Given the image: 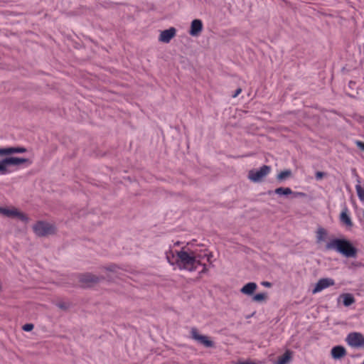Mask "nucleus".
Returning <instances> with one entry per match:
<instances>
[{
    "label": "nucleus",
    "mask_w": 364,
    "mask_h": 364,
    "mask_svg": "<svg viewBox=\"0 0 364 364\" xmlns=\"http://www.w3.org/2000/svg\"><path fill=\"white\" fill-rule=\"evenodd\" d=\"M326 250H336L346 257H355L357 249L346 239L335 238L326 243Z\"/></svg>",
    "instance_id": "obj_1"
},
{
    "label": "nucleus",
    "mask_w": 364,
    "mask_h": 364,
    "mask_svg": "<svg viewBox=\"0 0 364 364\" xmlns=\"http://www.w3.org/2000/svg\"><path fill=\"white\" fill-rule=\"evenodd\" d=\"M176 252V264L180 269H183L190 272L196 269V258L195 252L192 251L191 253L183 250Z\"/></svg>",
    "instance_id": "obj_2"
},
{
    "label": "nucleus",
    "mask_w": 364,
    "mask_h": 364,
    "mask_svg": "<svg viewBox=\"0 0 364 364\" xmlns=\"http://www.w3.org/2000/svg\"><path fill=\"white\" fill-rule=\"evenodd\" d=\"M30 165L31 162L28 159L14 156L5 157L0 160V175H6L10 173L8 166H20L23 164Z\"/></svg>",
    "instance_id": "obj_3"
},
{
    "label": "nucleus",
    "mask_w": 364,
    "mask_h": 364,
    "mask_svg": "<svg viewBox=\"0 0 364 364\" xmlns=\"http://www.w3.org/2000/svg\"><path fill=\"white\" fill-rule=\"evenodd\" d=\"M34 232L39 237H45L53 235L55 232V227L44 221H38L33 227Z\"/></svg>",
    "instance_id": "obj_4"
},
{
    "label": "nucleus",
    "mask_w": 364,
    "mask_h": 364,
    "mask_svg": "<svg viewBox=\"0 0 364 364\" xmlns=\"http://www.w3.org/2000/svg\"><path fill=\"white\" fill-rule=\"evenodd\" d=\"M270 171L269 166L263 165L259 170H250L248 173V178L254 183L261 182L270 173Z\"/></svg>",
    "instance_id": "obj_5"
},
{
    "label": "nucleus",
    "mask_w": 364,
    "mask_h": 364,
    "mask_svg": "<svg viewBox=\"0 0 364 364\" xmlns=\"http://www.w3.org/2000/svg\"><path fill=\"white\" fill-rule=\"evenodd\" d=\"M0 214L10 218H16L25 223H27L29 220L26 214L19 211L14 207H12L11 208L0 207Z\"/></svg>",
    "instance_id": "obj_6"
},
{
    "label": "nucleus",
    "mask_w": 364,
    "mask_h": 364,
    "mask_svg": "<svg viewBox=\"0 0 364 364\" xmlns=\"http://www.w3.org/2000/svg\"><path fill=\"white\" fill-rule=\"evenodd\" d=\"M346 341L348 346L355 348H364V336L358 332L350 333L346 338Z\"/></svg>",
    "instance_id": "obj_7"
},
{
    "label": "nucleus",
    "mask_w": 364,
    "mask_h": 364,
    "mask_svg": "<svg viewBox=\"0 0 364 364\" xmlns=\"http://www.w3.org/2000/svg\"><path fill=\"white\" fill-rule=\"evenodd\" d=\"M101 279H103V277L100 278L99 277L91 273H86L79 275V281L85 287H90L92 284L97 283Z\"/></svg>",
    "instance_id": "obj_8"
},
{
    "label": "nucleus",
    "mask_w": 364,
    "mask_h": 364,
    "mask_svg": "<svg viewBox=\"0 0 364 364\" xmlns=\"http://www.w3.org/2000/svg\"><path fill=\"white\" fill-rule=\"evenodd\" d=\"M191 333L192 338L203 344L204 346L208 348L213 346V342L209 340L207 336L198 334L196 328H192Z\"/></svg>",
    "instance_id": "obj_9"
},
{
    "label": "nucleus",
    "mask_w": 364,
    "mask_h": 364,
    "mask_svg": "<svg viewBox=\"0 0 364 364\" xmlns=\"http://www.w3.org/2000/svg\"><path fill=\"white\" fill-rule=\"evenodd\" d=\"M191 333L192 338L203 344L204 346L208 348L213 346V342L209 340L207 336L198 334L196 328H192Z\"/></svg>",
    "instance_id": "obj_10"
},
{
    "label": "nucleus",
    "mask_w": 364,
    "mask_h": 364,
    "mask_svg": "<svg viewBox=\"0 0 364 364\" xmlns=\"http://www.w3.org/2000/svg\"><path fill=\"white\" fill-rule=\"evenodd\" d=\"M334 280L331 278L321 279L318 281L314 289H313V293L316 294L317 292L321 291L323 289L334 285Z\"/></svg>",
    "instance_id": "obj_11"
},
{
    "label": "nucleus",
    "mask_w": 364,
    "mask_h": 364,
    "mask_svg": "<svg viewBox=\"0 0 364 364\" xmlns=\"http://www.w3.org/2000/svg\"><path fill=\"white\" fill-rule=\"evenodd\" d=\"M176 29L173 27H171L170 28L161 32L159 41L165 43H168L176 36Z\"/></svg>",
    "instance_id": "obj_12"
},
{
    "label": "nucleus",
    "mask_w": 364,
    "mask_h": 364,
    "mask_svg": "<svg viewBox=\"0 0 364 364\" xmlns=\"http://www.w3.org/2000/svg\"><path fill=\"white\" fill-rule=\"evenodd\" d=\"M27 150L26 148L22 146L17 147H0V156H9L14 154H22L26 152Z\"/></svg>",
    "instance_id": "obj_13"
},
{
    "label": "nucleus",
    "mask_w": 364,
    "mask_h": 364,
    "mask_svg": "<svg viewBox=\"0 0 364 364\" xmlns=\"http://www.w3.org/2000/svg\"><path fill=\"white\" fill-rule=\"evenodd\" d=\"M203 30V23L200 19H194L191 24L189 34L192 36H198Z\"/></svg>",
    "instance_id": "obj_14"
},
{
    "label": "nucleus",
    "mask_w": 364,
    "mask_h": 364,
    "mask_svg": "<svg viewBox=\"0 0 364 364\" xmlns=\"http://www.w3.org/2000/svg\"><path fill=\"white\" fill-rule=\"evenodd\" d=\"M331 353L334 359H340L346 355V350L341 346H337L331 349Z\"/></svg>",
    "instance_id": "obj_15"
},
{
    "label": "nucleus",
    "mask_w": 364,
    "mask_h": 364,
    "mask_svg": "<svg viewBox=\"0 0 364 364\" xmlns=\"http://www.w3.org/2000/svg\"><path fill=\"white\" fill-rule=\"evenodd\" d=\"M257 285L255 282H249L246 284L243 287L240 289V291L246 295H252L254 291L257 289Z\"/></svg>",
    "instance_id": "obj_16"
},
{
    "label": "nucleus",
    "mask_w": 364,
    "mask_h": 364,
    "mask_svg": "<svg viewBox=\"0 0 364 364\" xmlns=\"http://www.w3.org/2000/svg\"><path fill=\"white\" fill-rule=\"evenodd\" d=\"M348 210L347 208H343L342 210L341 215H340V220L341 221L345 224L348 227H352L353 226V222L350 218V216L348 214Z\"/></svg>",
    "instance_id": "obj_17"
},
{
    "label": "nucleus",
    "mask_w": 364,
    "mask_h": 364,
    "mask_svg": "<svg viewBox=\"0 0 364 364\" xmlns=\"http://www.w3.org/2000/svg\"><path fill=\"white\" fill-rule=\"evenodd\" d=\"M326 235V230L323 228H319L316 231V242L320 243L324 241Z\"/></svg>",
    "instance_id": "obj_18"
},
{
    "label": "nucleus",
    "mask_w": 364,
    "mask_h": 364,
    "mask_svg": "<svg viewBox=\"0 0 364 364\" xmlns=\"http://www.w3.org/2000/svg\"><path fill=\"white\" fill-rule=\"evenodd\" d=\"M341 296L343 297V303L346 306H349L355 302V299L350 294H343Z\"/></svg>",
    "instance_id": "obj_19"
},
{
    "label": "nucleus",
    "mask_w": 364,
    "mask_h": 364,
    "mask_svg": "<svg viewBox=\"0 0 364 364\" xmlns=\"http://www.w3.org/2000/svg\"><path fill=\"white\" fill-rule=\"evenodd\" d=\"M292 176V172L289 169L284 170L283 171H281L277 176V179L279 181H283L286 180L287 178L291 177Z\"/></svg>",
    "instance_id": "obj_20"
},
{
    "label": "nucleus",
    "mask_w": 364,
    "mask_h": 364,
    "mask_svg": "<svg viewBox=\"0 0 364 364\" xmlns=\"http://www.w3.org/2000/svg\"><path fill=\"white\" fill-rule=\"evenodd\" d=\"M274 193L279 196H287L293 193V191L290 188L279 187L274 190Z\"/></svg>",
    "instance_id": "obj_21"
},
{
    "label": "nucleus",
    "mask_w": 364,
    "mask_h": 364,
    "mask_svg": "<svg viewBox=\"0 0 364 364\" xmlns=\"http://www.w3.org/2000/svg\"><path fill=\"white\" fill-rule=\"evenodd\" d=\"M291 353L289 350H287L284 354L279 357L277 364H287L291 359Z\"/></svg>",
    "instance_id": "obj_22"
},
{
    "label": "nucleus",
    "mask_w": 364,
    "mask_h": 364,
    "mask_svg": "<svg viewBox=\"0 0 364 364\" xmlns=\"http://www.w3.org/2000/svg\"><path fill=\"white\" fill-rule=\"evenodd\" d=\"M166 259L168 262V263L171 264V265H173L174 264H176V258H175L174 253L171 250H170L166 253Z\"/></svg>",
    "instance_id": "obj_23"
},
{
    "label": "nucleus",
    "mask_w": 364,
    "mask_h": 364,
    "mask_svg": "<svg viewBox=\"0 0 364 364\" xmlns=\"http://www.w3.org/2000/svg\"><path fill=\"white\" fill-rule=\"evenodd\" d=\"M355 189L359 199L361 201H364V189L360 184L355 186Z\"/></svg>",
    "instance_id": "obj_24"
},
{
    "label": "nucleus",
    "mask_w": 364,
    "mask_h": 364,
    "mask_svg": "<svg viewBox=\"0 0 364 364\" xmlns=\"http://www.w3.org/2000/svg\"><path fill=\"white\" fill-rule=\"evenodd\" d=\"M267 299L266 293H259L253 296V301L257 302H261L264 301Z\"/></svg>",
    "instance_id": "obj_25"
},
{
    "label": "nucleus",
    "mask_w": 364,
    "mask_h": 364,
    "mask_svg": "<svg viewBox=\"0 0 364 364\" xmlns=\"http://www.w3.org/2000/svg\"><path fill=\"white\" fill-rule=\"evenodd\" d=\"M107 271L117 273L118 270L120 269L119 267L115 264H111L105 267Z\"/></svg>",
    "instance_id": "obj_26"
},
{
    "label": "nucleus",
    "mask_w": 364,
    "mask_h": 364,
    "mask_svg": "<svg viewBox=\"0 0 364 364\" xmlns=\"http://www.w3.org/2000/svg\"><path fill=\"white\" fill-rule=\"evenodd\" d=\"M33 327H34L33 324H32V323H26V324L23 326L22 328L25 331H31V330L33 329Z\"/></svg>",
    "instance_id": "obj_27"
},
{
    "label": "nucleus",
    "mask_w": 364,
    "mask_h": 364,
    "mask_svg": "<svg viewBox=\"0 0 364 364\" xmlns=\"http://www.w3.org/2000/svg\"><path fill=\"white\" fill-rule=\"evenodd\" d=\"M293 198H298V197H305L306 194L302 192H294L291 194Z\"/></svg>",
    "instance_id": "obj_28"
},
{
    "label": "nucleus",
    "mask_w": 364,
    "mask_h": 364,
    "mask_svg": "<svg viewBox=\"0 0 364 364\" xmlns=\"http://www.w3.org/2000/svg\"><path fill=\"white\" fill-rule=\"evenodd\" d=\"M326 175V173L322 171H317L316 173L315 177L316 180H321L324 176Z\"/></svg>",
    "instance_id": "obj_29"
},
{
    "label": "nucleus",
    "mask_w": 364,
    "mask_h": 364,
    "mask_svg": "<svg viewBox=\"0 0 364 364\" xmlns=\"http://www.w3.org/2000/svg\"><path fill=\"white\" fill-rule=\"evenodd\" d=\"M57 306L63 310H66L68 308V304L65 302H59Z\"/></svg>",
    "instance_id": "obj_30"
},
{
    "label": "nucleus",
    "mask_w": 364,
    "mask_h": 364,
    "mask_svg": "<svg viewBox=\"0 0 364 364\" xmlns=\"http://www.w3.org/2000/svg\"><path fill=\"white\" fill-rule=\"evenodd\" d=\"M355 144L359 149L364 151V142L360 141H356Z\"/></svg>",
    "instance_id": "obj_31"
},
{
    "label": "nucleus",
    "mask_w": 364,
    "mask_h": 364,
    "mask_svg": "<svg viewBox=\"0 0 364 364\" xmlns=\"http://www.w3.org/2000/svg\"><path fill=\"white\" fill-rule=\"evenodd\" d=\"M351 265L354 266L355 267H363V264L360 262H352Z\"/></svg>",
    "instance_id": "obj_32"
},
{
    "label": "nucleus",
    "mask_w": 364,
    "mask_h": 364,
    "mask_svg": "<svg viewBox=\"0 0 364 364\" xmlns=\"http://www.w3.org/2000/svg\"><path fill=\"white\" fill-rule=\"evenodd\" d=\"M242 92V89L241 88H237L235 93L232 95V97H237Z\"/></svg>",
    "instance_id": "obj_33"
},
{
    "label": "nucleus",
    "mask_w": 364,
    "mask_h": 364,
    "mask_svg": "<svg viewBox=\"0 0 364 364\" xmlns=\"http://www.w3.org/2000/svg\"><path fill=\"white\" fill-rule=\"evenodd\" d=\"M262 285H263L265 287H272V284L269 282H262Z\"/></svg>",
    "instance_id": "obj_34"
},
{
    "label": "nucleus",
    "mask_w": 364,
    "mask_h": 364,
    "mask_svg": "<svg viewBox=\"0 0 364 364\" xmlns=\"http://www.w3.org/2000/svg\"><path fill=\"white\" fill-rule=\"evenodd\" d=\"M204 256H205L207 257V260L210 262V259L211 257H213V254L212 253H209V254H205Z\"/></svg>",
    "instance_id": "obj_35"
},
{
    "label": "nucleus",
    "mask_w": 364,
    "mask_h": 364,
    "mask_svg": "<svg viewBox=\"0 0 364 364\" xmlns=\"http://www.w3.org/2000/svg\"><path fill=\"white\" fill-rule=\"evenodd\" d=\"M203 269L200 271V274L206 273V272H207V271H208V269H207V267H206V265H205V264H203Z\"/></svg>",
    "instance_id": "obj_36"
},
{
    "label": "nucleus",
    "mask_w": 364,
    "mask_h": 364,
    "mask_svg": "<svg viewBox=\"0 0 364 364\" xmlns=\"http://www.w3.org/2000/svg\"><path fill=\"white\" fill-rule=\"evenodd\" d=\"M195 255H196V256H197V259H200V260H201L202 259H203V258L205 257V256H204V255H199V254H198V255H196V253H195Z\"/></svg>",
    "instance_id": "obj_37"
},
{
    "label": "nucleus",
    "mask_w": 364,
    "mask_h": 364,
    "mask_svg": "<svg viewBox=\"0 0 364 364\" xmlns=\"http://www.w3.org/2000/svg\"><path fill=\"white\" fill-rule=\"evenodd\" d=\"M195 257H196V258H197V256L195 255ZM203 264L201 263V260L196 259V267L198 265H203Z\"/></svg>",
    "instance_id": "obj_38"
},
{
    "label": "nucleus",
    "mask_w": 364,
    "mask_h": 364,
    "mask_svg": "<svg viewBox=\"0 0 364 364\" xmlns=\"http://www.w3.org/2000/svg\"><path fill=\"white\" fill-rule=\"evenodd\" d=\"M237 364H255V363H252V362L245 361V362H239Z\"/></svg>",
    "instance_id": "obj_39"
},
{
    "label": "nucleus",
    "mask_w": 364,
    "mask_h": 364,
    "mask_svg": "<svg viewBox=\"0 0 364 364\" xmlns=\"http://www.w3.org/2000/svg\"><path fill=\"white\" fill-rule=\"evenodd\" d=\"M176 245H180V242H177L175 243Z\"/></svg>",
    "instance_id": "obj_40"
},
{
    "label": "nucleus",
    "mask_w": 364,
    "mask_h": 364,
    "mask_svg": "<svg viewBox=\"0 0 364 364\" xmlns=\"http://www.w3.org/2000/svg\"><path fill=\"white\" fill-rule=\"evenodd\" d=\"M363 364H364V360H363Z\"/></svg>",
    "instance_id": "obj_41"
}]
</instances>
